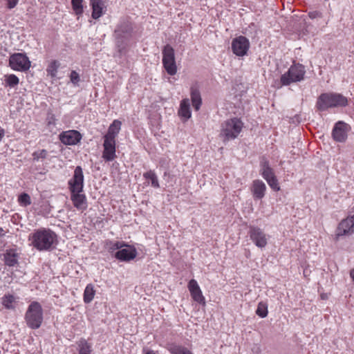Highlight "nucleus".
Here are the masks:
<instances>
[{
	"label": "nucleus",
	"instance_id": "44",
	"mask_svg": "<svg viewBox=\"0 0 354 354\" xmlns=\"http://www.w3.org/2000/svg\"><path fill=\"white\" fill-rule=\"evenodd\" d=\"M5 235L4 231L2 227H0V237H2Z\"/></svg>",
	"mask_w": 354,
	"mask_h": 354
},
{
	"label": "nucleus",
	"instance_id": "18",
	"mask_svg": "<svg viewBox=\"0 0 354 354\" xmlns=\"http://www.w3.org/2000/svg\"><path fill=\"white\" fill-rule=\"evenodd\" d=\"M3 261L5 265L9 267H13L18 264L19 253L16 249L6 250L3 254Z\"/></svg>",
	"mask_w": 354,
	"mask_h": 354
},
{
	"label": "nucleus",
	"instance_id": "39",
	"mask_svg": "<svg viewBox=\"0 0 354 354\" xmlns=\"http://www.w3.org/2000/svg\"><path fill=\"white\" fill-rule=\"evenodd\" d=\"M71 82L76 85L80 82V75L75 71H72L70 75Z\"/></svg>",
	"mask_w": 354,
	"mask_h": 354
},
{
	"label": "nucleus",
	"instance_id": "43",
	"mask_svg": "<svg viewBox=\"0 0 354 354\" xmlns=\"http://www.w3.org/2000/svg\"><path fill=\"white\" fill-rule=\"evenodd\" d=\"M350 276H351L352 280L354 281V268L351 270Z\"/></svg>",
	"mask_w": 354,
	"mask_h": 354
},
{
	"label": "nucleus",
	"instance_id": "27",
	"mask_svg": "<svg viewBox=\"0 0 354 354\" xmlns=\"http://www.w3.org/2000/svg\"><path fill=\"white\" fill-rule=\"evenodd\" d=\"M143 177L146 180H150L151 186L154 188H159L160 184L158 182V176L154 171L149 170L143 174Z\"/></svg>",
	"mask_w": 354,
	"mask_h": 354
},
{
	"label": "nucleus",
	"instance_id": "17",
	"mask_svg": "<svg viewBox=\"0 0 354 354\" xmlns=\"http://www.w3.org/2000/svg\"><path fill=\"white\" fill-rule=\"evenodd\" d=\"M266 191L265 183L261 180H254L252 182L251 192L255 200H259L264 197Z\"/></svg>",
	"mask_w": 354,
	"mask_h": 354
},
{
	"label": "nucleus",
	"instance_id": "31",
	"mask_svg": "<svg viewBox=\"0 0 354 354\" xmlns=\"http://www.w3.org/2000/svg\"><path fill=\"white\" fill-rule=\"evenodd\" d=\"M79 354H91V346L84 339L79 342Z\"/></svg>",
	"mask_w": 354,
	"mask_h": 354
},
{
	"label": "nucleus",
	"instance_id": "34",
	"mask_svg": "<svg viewBox=\"0 0 354 354\" xmlns=\"http://www.w3.org/2000/svg\"><path fill=\"white\" fill-rule=\"evenodd\" d=\"M268 305L266 303L259 302L256 310L257 315L261 318H264L268 315Z\"/></svg>",
	"mask_w": 354,
	"mask_h": 354
},
{
	"label": "nucleus",
	"instance_id": "32",
	"mask_svg": "<svg viewBox=\"0 0 354 354\" xmlns=\"http://www.w3.org/2000/svg\"><path fill=\"white\" fill-rule=\"evenodd\" d=\"M164 68L167 71V73L170 75H174L177 73V66L176 63V59H172L170 62H167L166 64H162Z\"/></svg>",
	"mask_w": 354,
	"mask_h": 354
},
{
	"label": "nucleus",
	"instance_id": "38",
	"mask_svg": "<svg viewBox=\"0 0 354 354\" xmlns=\"http://www.w3.org/2000/svg\"><path fill=\"white\" fill-rule=\"evenodd\" d=\"M267 183L274 191L277 192L280 189V187L277 176L274 178L267 180Z\"/></svg>",
	"mask_w": 354,
	"mask_h": 354
},
{
	"label": "nucleus",
	"instance_id": "36",
	"mask_svg": "<svg viewBox=\"0 0 354 354\" xmlns=\"http://www.w3.org/2000/svg\"><path fill=\"white\" fill-rule=\"evenodd\" d=\"M48 151L46 149H41L32 153V158L35 161H39L41 159H45L48 156Z\"/></svg>",
	"mask_w": 354,
	"mask_h": 354
},
{
	"label": "nucleus",
	"instance_id": "20",
	"mask_svg": "<svg viewBox=\"0 0 354 354\" xmlns=\"http://www.w3.org/2000/svg\"><path fill=\"white\" fill-rule=\"evenodd\" d=\"M261 174L266 181L276 177L273 169L270 167L269 162L266 159L261 161Z\"/></svg>",
	"mask_w": 354,
	"mask_h": 354
},
{
	"label": "nucleus",
	"instance_id": "16",
	"mask_svg": "<svg viewBox=\"0 0 354 354\" xmlns=\"http://www.w3.org/2000/svg\"><path fill=\"white\" fill-rule=\"evenodd\" d=\"M126 248H121L115 252V257L121 261H129L136 257L137 251L136 248L126 245Z\"/></svg>",
	"mask_w": 354,
	"mask_h": 354
},
{
	"label": "nucleus",
	"instance_id": "10",
	"mask_svg": "<svg viewBox=\"0 0 354 354\" xmlns=\"http://www.w3.org/2000/svg\"><path fill=\"white\" fill-rule=\"evenodd\" d=\"M250 48V41L244 36H239L232 39V50L234 54L239 57L245 55Z\"/></svg>",
	"mask_w": 354,
	"mask_h": 354
},
{
	"label": "nucleus",
	"instance_id": "13",
	"mask_svg": "<svg viewBox=\"0 0 354 354\" xmlns=\"http://www.w3.org/2000/svg\"><path fill=\"white\" fill-rule=\"evenodd\" d=\"M82 138V134L77 130H68L59 134V140L65 145H75Z\"/></svg>",
	"mask_w": 354,
	"mask_h": 354
},
{
	"label": "nucleus",
	"instance_id": "41",
	"mask_svg": "<svg viewBox=\"0 0 354 354\" xmlns=\"http://www.w3.org/2000/svg\"><path fill=\"white\" fill-rule=\"evenodd\" d=\"M7 2V8L10 10L14 8L17 5L19 0H6Z\"/></svg>",
	"mask_w": 354,
	"mask_h": 354
},
{
	"label": "nucleus",
	"instance_id": "24",
	"mask_svg": "<svg viewBox=\"0 0 354 354\" xmlns=\"http://www.w3.org/2000/svg\"><path fill=\"white\" fill-rule=\"evenodd\" d=\"M167 349L171 354H194L187 347L176 344H171L168 345Z\"/></svg>",
	"mask_w": 354,
	"mask_h": 354
},
{
	"label": "nucleus",
	"instance_id": "22",
	"mask_svg": "<svg viewBox=\"0 0 354 354\" xmlns=\"http://www.w3.org/2000/svg\"><path fill=\"white\" fill-rule=\"evenodd\" d=\"M190 95L193 107L196 111H198L202 104V99L199 90L196 87L192 86L191 88Z\"/></svg>",
	"mask_w": 354,
	"mask_h": 354
},
{
	"label": "nucleus",
	"instance_id": "19",
	"mask_svg": "<svg viewBox=\"0 0 354 354\" xmlns=\"http://www.w3.org/2000/svg\"><path fill=\"white\" fill-rule=\"evenodd\" d=\"M92 7L91 16L94 19H99L105 12V6L103 0H91Z\"/></svg>",
	"mask_w": 354,
	"mask_h": 354
},
{
	"label": "nucleus",
	"instance_id": "14",
	"mask_svg": "<svg viewBox=\"0 0 354 354\" xmlns=\"http://www.w3.org/2000/svg\"><path fill=\"white\" fill-rule=\"evenodd\" d=\"M102 158L106 161H112L116 158L115 139L104 137Z\"/></svg>",
	"mask_w": 354,
	"mask_h": 354
},
{
	"label": "nucleus",
	"instance_id": "23",
	"mask_svg": "<svg viewBox=\"0 0 354 354\" xmlns=\"http://www.w3.org/2000/svg\"><path fill=\"white\" fill-rule=\"evenodd\" d=\"M121 124L122 123L120 121L115 120L113 122V123L109 126L108 131L104 136V137L111 139H115L121 129Z\"/></svg>",
	"mask_w": 354,
	"mask_h": 354
},
{
	"label": "nucleus",
	"instance_id": "5",
	"mask_svg": "<svg viewBox=\"0 0 354 354\" xmlns=\"http://www.w3.org/2000/svg\"><path fill=\"white\" fill-rule=\"evenodd\" d=\"M243 124L237 118L224 121L221 126L220 136L224 141L235 139L242 131Z\"/></svg>",
	"mask_w": 354,
	"mask_h": 354
},
{
	"label": "nucleus",
	"instance_id": "9",
	"mask_svg": "<svg viewBox=\"0 0 354 354\" xmlns=\"http://www.w3.org/2000/svg\"><path fill=\"white\" fill-rule=\"evenodd\" d=\"M133 30L131 23L127 19H124L117 26L115 30V37L117 43H123L124 40L128 39Z\"/></svg>",
	"mask_w": 354,
	"mask_h": 354
},
{
	"label": "nucleus",
	"instance_id": "7",
	"mask_svg": "<svg viewBox=\"0 0 354 354\" xmlns=\"http://www.w3.org/2000/svg\"><path fill=\"white\" fill-rule=\"evenodd\" d=\"M10 67L17 71L25 72L31 66V62L25 53H15L10 56Z\"/></svg>",
	"mask_w": 354,
	"mask_h": 354
},
{
	"label": "nucleus",
	"instance_id": "11",
	"mask_svg": "<svg viewBox=\"0 0 354 354\" xmlns=\"http://www.w3.org/2000/svg\"><path fill=\"white\" fill-rule=\"evenodd\" d=\"M249 236L254 245L259 248H264L268 244V236L259 227H250Z\"/></svg>",
	"mask_w": 354,
	"mask_h": 354
},
{
	"label": "nucleus",
	"instance_id": "29",
	"mask_svg": "<svg viewBox=\"0 0 354 354\" xmlns=\"http://www.w3.org/2000/svg\"><path fill=\"white\" fill-rule=\"evenodd\" d=\"M125 245H126V244L123 241H107L105 244L106 248L110 252H113L116 250H120L121 248H122Z\"/></svg>",
	"mask_w": 354,
	"mask_h": 354
},
{
	"label": "nucleus",
	"instance_id": "2",
	"mask_svg": "<svg viewBox=\"0 0 354 354\" xmlns=\"http://www.w3.org/2000/svg\"><path fill=\"white\" fill-rule=\"evenodd\" d=\"M32 245L39 251L50 250L57 242V234L50 229L36 230L30 237Z\"/></svg>",
	"mask_w": 354,
	"mask_h": 354
},
{
	"label": "nucleus",
	"instance_id": "26",
	"mask_svg": "<svg viewBox=\"0 0 354 354\" xmlns=\"http://www.w3.org/2000/svg\"><path fill=\"white\" fill-rule=\"evenodd\" d=\"M95 295V290H94V286L93 284H88L84 292V301L86 304H89L93 299L94 296Z\"/></svg>",
	"mask_w": 354,
	"mask_h": 354
},
{
	"label": "nucleus",
	"instance_id": "3",
	"mask_svg": "<svg viewBox=\"0 0 354 354\" xmlns=\"http://www.w3.org/2000/svg\"><path fill=\"white\" fill-rule=\"evenodd\" d=\"M347 105V98L337 93H322L316 102V108L319 111H324L335 107H345Z\"/></svg>",
	"mask_w": 354,
	"mask_h": 354
},
{
	"label": "nucleus",
	"instance_id": "42",
	"mask_svg": "<svg viewBox=\"0 0 354 354\" xmlns=\"http://www.w3.org/2000/svg\"><path fill=\"white\" fill-rule=\"evenodd\" d=\"M142 354H156L154 351L144 349L142 351Z\"/></svg>",
	"mask_w": 354,
	"mask_h": 354
},
{
	"label": "nucleus",
	"instance_id": "35",
	"mask_svg": "<svg viewBox=\"0 0 354 354\" xmlns=\"http://www.w3.org/2000/svg\"><path fill=\"white\" fill-rule=\"evenodd\" d=\"M6 84L10 87H15L19 84V78L14 74L6 76Z\"/></svg>",
	"mask_w": 354,
	"mask_h": 354
},
{
	"label": "nucleus",
	"instance_id": "30",
	"mask_svg": "<svg viewBox=\"0 0 354 354\" xmlns=\"http://www.w3.org/2000/svg\"><path fill=\"white\" fill-rule=\"evenodd\" d=\"M15 298L12 295H6L2 298V304L6 309H14Z\"/></svg>",
	"mask_w": 354,
	"mask_h": 354
},
{
	"label": "nucleus",
	"instance_id": "37",
	"mask_svg": "<svg viewBox=\"0 0 354 354\" xmlns=\"http://www.w3.org/2000/svg\"><path fill=\"white\" fill-rule=\"evenodd\" d=\"M18 201L21 205L27 207L31 204V199L30 196L26 193H23L19 195Z\"/></svg>",
	"mask_w": 354,
	"mask_h": 354
},
{
	"label": "nucleus",
	"instance_id": "4",
	"mask_svg": "<svg viewBox=\"0 0 354 354\" xmlns=\"http://www.w3.org/2000/svg\"><path fill=\"white\" fill-rule=\"evenodd\" d=\"M25 321L27 326L31 329L39 328L43 322V309L37 301H32L28 306L25 314Z\"/></svg>",
	"mask_w": 354,
	"mask_h": 354
},
{
	"label": "nucleus",
	"instance_id": "6",
	"mask_svg": "<svg viewBox=\"0 0 354 354\" xmlns=\"http://www.w3.org/2000/svg\"><path fill=\"white\" fill-rule=\"evenodd\" d=\"M305 74V67L302 64H297L292 65L288 71L281 75V84L288 86L291 83L300 82L304 79Z\"/></svg>",
	"mask_w": 354,
	"mask_h": 354
},
{
	"label": "nucleus",
	"instance_id": "25",
	"mask_svg": "<svg viewBox=\"0 0 354 354\" xmlns=\"http://www.w3.org/2000/svg\"><path fill=\"white\" fill-rule=\"evenodd\" d=\"M162 64L175 59L174 49L169 44L165 46L162 50Z\"/></svg>",
	"mask_w": 354,
	"mask_h": 354
},
{
	"label": "nucleus",
	"instance_id": "8",
	"mask_svg": "<svg viewBox=\"0 0 354 354\" xmlns=\"http://www.w3.org/2000/svg\"><path fill=\"white\" fill-rule=\"evenodd\" d=\"M354 232V214L348 216L338 224L335 234V241H339L342 237L350 236Z\"/></svg>",
	"mask_w": 354,
	"mask_h": 354
},
{
	"label": "nucleus",
	"instance_id": "1",
	"mask_svg": "<svg viewBox=\"0 0 354 354\" xmlns=\"http://www.w3.org/2000/svg\"><path fill=\"white\" fill-rule=\"evenodd\" d=\"M68 188L71 192V200L74 207L82 212L86 210L88 205L86 197L85 194L82 193L84 188V174L80 166H77L75 169L73 176L68 181Z\"/></svg>",
	"mask_w": 354,
	"mask_h": 354
},
{
	"label": "nucleus",
	"instance_id": "40",
	"mask_svg": "<svg viewBox=\"0 0 354 354\" xmlns=\"http://www.w3.org/2000/svg\"><path fill=\"white\" fill-rule=\"evenodd\" d=\"M308 17L311 19L322 18V13L317 10H313L308 12Z\"/></svg>",
	"mask_w": 354,
	"mask_h": 354
},
{
	"label": "nucleus",
	"instance_id": "33",
	"mask_svg": "<svg viewBox=\"0 0 354 354\" xmlns=\"http://www.w3.org/2000/svg\"><path fill=\"white\" fill-rule=\"evenodd\" d=\"M83 0H71V5L76 15H81L83 12Z\"/></svg>",
	"mask_w": 354,
	"mask_h": 354
},
{
	"label": "nucleus",
	"instance_id": "12",
	"mask_svg": "<svg viewBox=\"0 0 354 354\" xmlns=\"http://www.w3.org/2000/svg\"><path fill=\"white\" fill-rule=\"evenodd\" d=\"M351 129V127L343 121H338L335 123L333 131V138L339 142H344L348 137V133Z\"/></svg>",
	"mask_w": 354,
	"mask_h": 354
},
{
	"label": "nucleus",
	"instance_id": "15",
	"mask_svg": "<svg viewBox=\"0 0 354 354\" xmlns=\"http://www.w3.org/2000/svg\"><path fill=\"white\" fill-rule=\"evenodd\" d=\"M188 289L192 299L200 304L205 305V299L195 279H191L188 283Z\"/></svg>",
	"mask_w": 354,
	"mask_h": 354
},
{
	"label": "nucleus",
	"instance_id": "28",
	"mask_svg": "<svg viewBox=\"0 0 354 354\" xmlns=\"http://www.w3.org/2000/svg\"><path fill=\"white\" fill-rule=\"evenodd\" d=\"M59 67V63L57 60H52L46 68V73L48 75H50L52 78H55L57 76V70Z\"/></svg>",
	"mask_w": 354,
	"mask_h": 354
},
{
	"label": "nucleus",
	"instance_id": "21",
	"mask_svg": "<svg viewBox=\"0 0 354 354\" xmlns=\"http://www.w3.org/2000/svg\"><path fill=\"white\" fill-rule=\"evenodd\" d=\"M178 115L179 116L183 118L185 120H187L191 118L192 114L189 99L185 98L180 102Z\"/></svg>",
	"mask_w": 354,
	"mask_h": 354
}]
</instances>
